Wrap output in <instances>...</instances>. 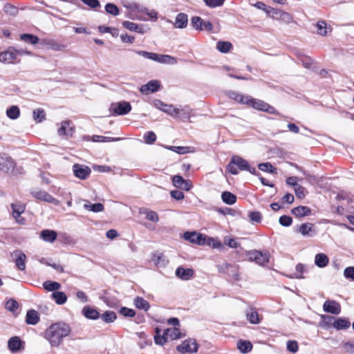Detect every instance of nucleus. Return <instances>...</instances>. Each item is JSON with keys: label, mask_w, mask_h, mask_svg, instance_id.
I'll use <instances>...</instances> for the list:
<instances>
[{"label": "nucleus", "mask_w": 354, "mask_h": 354, "mask_svg": "<svg viewBox=\"0 0 354 354\" xmlns=\"http://www.w3.org/2000/svg\"><path fill=\"white\" fill-rule=\"evenodd\" d=\"M279 222L281 225L288 227L292 224V219L289 216L283 215L279 218Z\"/></svg>", "instance_id": "nucleus-64"}, {"label": "nucleus", "mask_w": 354, "mask_h": 354, "mask_svg": "<svg viewBox=\"0 0 354 354\" xmlns=\"http://www.w3.org/2000/svg\"><path fill=\"white\" fill-rule=\"evenodd\" d=\"M246 317L252 324H257L260 322L259 315L253 308H250L246 312Z\"/></svg>", "instance_id": "nucleus-37"}, {"label": "nucleus", "mask_w": 354, "mask_h": 354, "mask_svg": "<svg viewBox=\"0 0 354 354\" xmlns=\"http://www.w3.org/2000/svg\"><path fill=\"white\" fill-rule=\"evenodd\" d=\"M323 310L326 313L339 315L341 312V306L335 300H327L323 305Z\"/></svg>", "instance_id": "nucleus-15"}, {"label": "nucleus", "mask_w": 354, "mask_h": 354, "mask_svg": "<svg viewBox=\"0 0 354 354\" xmlns=\"http://www.w3.org/2000/svg\"><path fill=\"white\" fill-rule=\"evenodd\" d=\"M287 350L291 353H295L298 351L299 346L296 341L289 340L286 344Z\"/></svg>", "instance_id": "nucleus-61"}, {"label": "nucleus", "mask_w": 354, "mask_h": 354, "mask_svg": "<svg viewBox=\"0 0 354 354\" xmlns=\"http://www.w3.org/2000/svg\"><path fill=\"white\" fill-rule=\"evenodd\" d=\"M120 138H111L103 136H97L95 135L93 136L92 140L93 142H111V141H118L120 140Z\"/></svg>", "instance_id": "nucleus-52"}, {"label": "nucleus", "mask_w": 354, "mask_h": 354, "mask_svg": "<svg viewBox=\"0 0 354 354\" xmlns=\"http://www.w3.org/2000/svg\"><path fill=\"white\" fill-rule=\"evenodd\" d=\"M207 6L211 8L221 7L225 0H203Z\"/></svg>", "instance_id": "nucleus-54"}, {"label": "nucleus", "mask_w": 354, "mask_h": 354, "mask_svg": "<svg viewBox=\"0 0 354 354\" xmlns=\"http://www.w3.org/2000/svg\"><path fill=\"white\" fill-rule=\"evenodd\" d=\"M247 105H249L255 109L265 111L269 113L277 115L279 114V113L275 110V109L273 106H270V104H268V103L265 102L263 100L254 99L250 96H249L248 97Z\"/></svg>", "instance_id": "nucleus-3"}, {"label": "nucleus", "mask_w": 354, "mask_h": 354, "mask_svg": "<svg viewBox=\"0 0 354 354\" xmlns=\"http://www.w3.org/2000/svg\"><path fill=\"white\" fill-rule=\"evenodd\" d=\"M52 298L55 300V301L59 304L62 305L66 303L67 300L66 295L63 292L56 291L54 292L52 295Z\"/></svg>", "instance_id": "nucleus-41"}, {"label": "nucleus", "mask_w": 354, "mask_h": 354, "mask_svg": "<svg viewBox=\"0 0 354 354\" xmlns=\"http://www.w3.org/2000/svg\"><path fill=\"white\" fill-rule=\"evenodd\" d=\"M102 319L106 323H112L116 318V314L113 311L106 310L101 316Z\"/></svg>", "instance_id": "nucleus-46"}, {"label": "nucleus", "mask_w": 354, "mask_h": 354, "mask_svg": "<svg viewBox=\"0 0 354 354\" xmlns=\"http://www.w3.org/2000/svg\"><path fill=\"white\" fill-rule=\"evenodd\" d=\"M176 275L183 280H188L193 277L194 270L191 268L178 267L176 270Z\"/></svg>", "instance_id": "nucleus-23"}, {"label": "nucleus", "mask_w": 354, "mask_h": 354, "mask_svg": "<svg viewBox=\"0 0 354 354\" xmlns=\"http://www.w3.org/2000/svg\"><path fill=\"white\" fill-rule=\"evenodd\" d=\"M160 84L158 80H151L140 88V91L145 95L149 93H155L160 88Z\"/></svg>", "instance_id": "nucleus-18"}, {"label": "nucleus", "mask_w": 354, "mask_h": 354, "mask_svg": "<svg viewBox=\"0 0 354 354\" xmlns=\"http://www.w3.org/2000/svg\"><path fill=\"white\" fill-rule=\"evenodd\" d=\"M191 24L196 30L211 32L213 29V26L210 21H204L201 17L197 16L192 18Z\"/></svg>", "instance_id": "nucleus-6"}, {"label": "nucleus", "mask_w": 354, "mask_h": 354, "mask_svg": "<svg viewBox=\"0 0 354 354\" xmlns=\"http://www.w3.org/2000/svg\"><path fill=\"white\" fill-rule=\"evenodd\" d=\"M156 335L154 336V342L156 344L158 345H164L166 342L168 341L167 335H165V332L163 333V335H160V330L158 328L156 329Z\"/></svg>", "instance_id": "nucleus-48"}, {"label": "nucleus", "mask_w": 354, "mask_h": 354, "mask_svg": "<svg viewBox=\"0 0 354 354\" xmlns=\"http://www.w3.org/2000/svg\"><path fill=\"white\" fill-rule=\"evenodd\" d=\"M153 105L156 109L171 116H174V112H178V110H176V108L172 104H165L160 100H153Z\"/></svg>", "instance_id": "nucleus-16"}, {"label": "nucleus", "mask_w": 354, "mask_h": 354, "mask_svg": "<svg viewBox=\"0 0 354 354\" xmlns=\"http://www.w3.org/2000/svg\"><path fill=\"white\" fill-rule=\"evenodd\" d=\"M41 44L46 46L48 49L54 51H62L66 47V45L59 44L56 40L48 38L43 39Z\"/></svg>", "instance_id": "nucleus-20"}, {"label": "nucleus", "mask_w": 354, "mask_h": 354, "mask_svg": "<svg viewBox=\"0 0 354 354\" xmlns=\"http://www.w3.org/2000/svg\"><path fill=\"white\" fill-rule=\"evenodd\" d=\"M258 167L263 171H268L271 174L274 173L276 170V169L269 162L260 163L258 165Z\"/></svg>", "instance_id": "nucleus-57"}, {"label": "nucleus", "mask_w": 354, "mask_h": 354, "mask_svg": "<svg viewBox=\"0 0 354 354\" xmlns=\"http://www.w3.org/2000/svg\"><path fill=\"white\" fill-rule=\"evenodd\" d=\"M313 225L310 223H305L301 224L298 230V232L301 233L303 236L309 235V232L312 230Z\"/></svg>", "instance_id": "nucleus-49"}, {"label": "nucleus", "mask_w": 354, "mask_h": 354, "mask_svg": "<svg viewBox=\"0 0 354 354\" xmlns=\"http://www.w3.org/2000/svg\"><path fill=\"white\" fill-rule=\"evenodd\" d=\"M344 276L348 279L354 281V266H350L345 268L344 271Z\"/></svg>", "instance_id": "nucleus-63"}, {"label": "nucleus", "mask_w": 354, "mask_h": 354, "mask_svg": "<svg viewBox=\"0 0 354 354\" xmlns=\"http://www.w3.org/2000/svg\"><path fill=\"white\" fill-rule=\"evenodd\" d=\"M183 238L192 243L199 245L206 244V236L196 232H186L183 234Z\"/></svg>", "instance_id": "nucleus-9"}, {"label": "nucleus", "mask_w": 354, "mask_h": 354, "mask_svg": "<svg viewBox=\"0 0 354 354\" xmlns=\"http://www.w3.org/2000/svg\"><path fill=\"white\" fill-rule=\"evenodd\" d=\"M152 261L157 265V266H165L166 264V261L165 259V256L163 255V254H154L153 258H152Z\"/></svg>", "instance_id": "nucleus-55"}, {"label": "nucleus", "mask_w": 354, "mask_h": 354, "mask_svg": "<svg viewBox=\"0 0 354 354\" xmlns=\"http://www.w3.org/2000/svg\"><path fill=\"white\" fill-rule=\"evenodd\" d=\"M57 236V232L52 230H44L40 233V238L48 243H53L56 240Z\"/></svg>", "instance_id": "nucleus-25"}, {"label": "nucleus", "mask_w": 354, "mask_h": 354, "mask_svg": "<svg viewBox=\"0 0 354 354\" xmlns=\"http://www.w3.org/2000/svg\"><path fill=\"white\" fill-rule=\"evenodd\" d=\"M73 171L75 176L82 180L86 179L91 172L88 167L79 164H75L73 166Z\"/></svg>", "instance_id": "nucleus-13"}, {"label": "nucleus", "mask_w": 354, "mask_h": 354, "mask_svg": "<svg viewBox=\"0 0 354 354\" xmlns=\"http://www.w3.org/2000/svg\"><path fill=\"white\" fill-rule=\"evenodd\" d=\"M317 33L322 36L327 34V24L325 21H318L317 24Z\"/></svg>", "instance_id": "nucleus-56"}, {"label": "nucleus", "mask_w": 354, "mask_h": 354, "mask_svg": "<svg viewBox=\"0 0 354 354\" xmlns=\"http://www.w3.org/2000/svg\"><path fill=\"white\" fill-rule=\"evenodd\" d=\"M24 342L17 336L12 337L8 342V347L12 353H16L24 349Z\"/></svg>", "instance_id": "nucleus-19"}, {"label": "nucleus", "mask_w": 354, "mask_h": 354, "mask_svg": "<svg viewBox=\"0 0 354 354\" xmlns=\"http://www.w3.org/2000/svg\"><path fill=\"white\" fill-rule=\"evenodd\" d=\"M3 10L5 13L13 17L16 16L19 12V10L16 6L8 3L4 5Z\"/></svg>", "instance_id": "nucleus-50"}, {"label": "nucleus", "mask_w": 354, "mask_h": 354, "mask_svg": "<svg viewBox=\"0 0 354 354\" xmlns=\"http://www.w3.org/2000/svg\"><path fill=\"white\" fill-rule=\"evenodd\" d=\"M219 272L226 274L236 281L240 279L239 267L236 264L225 263L217 266Z\"/></svg>", "instance_id": "nucleus-4"}, {"label": "nucleus", "mask_w": 354, "mask_h": 354, "mask_svg": "<svg viewBox=\"0 0 354 354\" xmlns=\"http://www.w3.org/2000/svg\"><path fill=\"white\" fill-rule=\"evenodd\" d=\"M131 110V106L129 102L122 101L117 103H113L111 105L110 111L118 115H126Z\"/></svg>", "instance_id": "nucleus-7"}, {"label": "nucleus", "mask_w": 354, "mask_h": 354, "mask_svg": "<svg viewBox=\"0 0 354 354\" xmlns=\"http://www.w3.org/2000/svg\"><path fill=\"white\" fill-rule=\"evenodd\" d=\"M119 313L120 315L126 317H133L136 315L134 310L127 307H122L120 309Z\"/></svg>", "instance_id": "nucleus-58"}, {"label": "nucleus", "mask_w": 354, "mask_h": 354, "mask_svg": "<svg viewBox=\"0 0 354 354\" xmlns=\"http://www.w3.org/2000/svg\"><path fill=\"white\" fill-rule=\"evenodd\" d=\"M187 15L185 13H180L176 17L174 27L176 28H184L187 26Z\"/></svg>", "instance_id": "nucleus-30"}, {"label": "nucleus", "mask_w": 354, "mask_h": 354, "mask_svg": "<svg viewBox=\"0 0 354 354\" xmlns=\"http://www.w3.org/2000/svg\"><path fill=\"white\" fill-rule=\"evenodd\" d=\"M32 117L37 122H41L46 119V112L43 109H37L33 111Z\"/></svg>", "instance_id": "nucleus-44"}, {"label": "nucleus", "mask_w": 354, "mask_h": 354, "mask_svg": "<svg viewBox=\"0 0 354 354\" xmlns=\"http://www.w3.org/2000/svg\"><path fill=\"white\" fill-rule=\"evenodd\" d=\"M17 268L19 270H24L26 268V254L20 250H16L12 254Z\"/></svg>", "instance_id": "nucleus-14"}, {"label": "nucleus", "mask_w": 354, "mask_h": 354, "mask_svg": "<svg viewBox=\"0 0 354 354\" xmlns=\"http://www.w3.org/2000/svg\"><path fill=\"white\" fill-rule=\"evenodd\" d=\"M19 308V304L14 299L8 300L6 304V308L10 311H15Z\"/></svg>", "instance_id": "nucleus-62"}, {"label": "nucleus", "mask_w": 354, "mask_h": 354, "mask_svg": "<svg viewBox=\"0 0 354 354\" xmlns=\"http://www.w3.org/2000/svg\"><path fill=\"white\" fill-rule=\"evenodd\" d=\"M238 169L241 171H248L254 175H259L256 169L251 167L246 160L239 156H233L227 165V170L230 174L236 175L239 174Z\"/></svg>", "instance_id": "nucleus-2"}, {"label": "nucleus", "mask_w": 354, "mask_h": 354, "mask_svg": "<svg viewBox=\"0 0 354 354\" xmlns=\"http://www.w3.org/2000/svg\"><path fill=\"white\" fill-rule=\"evenodd\" d=\"M145 143L151 145L156 140V135L153 131H148L144 136Z\"/></svg>", "instance_id": "nucleus-59"}, {"label": "nucleus", "mask_w": 354, "mask_h": 354, "mask_svg": "<svg viewBox=\"0 0 354 354\" xmlns=\"http://www.w3.org/2000/svg\"><path fill=\"white\" fill-rule=\"evenodd\" d=\"M222 201L227 205H233L236 201V196L230 192H223L221 194Z\"/></svg>", "instance_id": "nucleus-40"}, {"label": "nucleus", "mask_w": 354, "mask_h": 354, "mask_svg": "<svg viewBox=\"0 0 354 354\" xmlns=\"http://www.w3.org/2000/svg\"><path fill=\"white\" fill-rule=\"evenodd\" d=\"M133 304L137 308L145 311H147L150 308L149 303L141 297H136L133 299Z\"/></svg>", "instance_id": "nucleus-34"}, {"label": "nucleus", "mask_w": 354, "mask_h": 354, "mask_svg": "<svg viewBox=\"0 0 354 354\" xmlns=\"http://www.w3.org/2000/svg\"><path fill=\"white\" fill-rule=\"evenodd\" d=\"M11 208L12 209V215L17 221V223L23 224L24 223V219L23 218H21L20 216L24 212V207L21 205L12 204Z\"/></svg>", "instance_id": "nucleus-24"}, {"label": "nucleus", "mask_w": 354, "mask_h": 354, "mask_svg": "<svg viewBox=\"0 0 354 354\" xmlns=\"http://www.w3.org/2000/svg\"><path fill=\"white\" fill-rule=\"evenodd\" d=\"M216 49L222 53H227L232 49V44L230 41H219L216 43Z\"/></svg>", "instance_id": "nucleus-39"}, {"label": "nucleus", "mask_w": 354, "mask_h": 354, "mask_svg": "<svg viewBox=\"0 0 354 354\" xmlns=\"http://www.w3.org/2000/svg\"><path fill=\"white\" fill-rule=\"evenodd\" d=\"M19 39L21 41L31 45H36L39 41V39L37 36L29 33L20 35Z\"/></svg>", "instance_id": "nucleus-32"}, {"label": "nucleus", "mask_w": 354, "mask_h": 354, "mask_svg": "<svg viewBox=\"0 0 354 354\" xmlns=\"http://www.w3.org/2000/svg\"><path fill=\"white\" fill-rule=\"evenodd\" d=\"M43 286L44 289H46L48 291H55L58 290L60 287L61 284L56 281H46L43 283Z\"/></svg>", "instance_id": "nucleus-45"}, {"label": "nucleus", "mask_w": 354, "mask_h": 354, "mask_svg": "<svg viewBox=\"0 0 354 354\" xmlns=\"http://www.w3.org/2000/svg\"><path fill=\"white\" fill-rule=\"evenodd\" d=\"M105 10L107 13L113 16H117L120 13L119 8L112 3H108L106 4Z\"/></svg>", "instance_id": "nucleus-51"}, {"label": "nucleus", "mask_w": 354, "mask_h": 354, "mask_svg": "<svg viewBox=\"0 0 354 354\" xmlns=\"http://www.w3.org/2000/svg\"><path fill=\"white\" fill-rule=\"evenodd\" d=\"M228 96L232 100H234L243 104H247L249 97V95H243L236 91H230L228 93Z\"/></svg>", "instance_id": "nucleus-35"}, {"label": "nucleus", "mask_w": 354, "mask_h": 354, "mask_svg": "<svg viewBox=\"0 0 354 354\" xmlns=\"http://www.w3.org/2000/svg\"><path fill=\"white\" fill-rule=\"evenodd\" d=\"M82 315L89 319L95 320L100 317V313L97 309L90 306H85L82 310Z\"/></svg>", "instance_id": "nucleus-21"}, {"label": "nucleus", "mask_w": 354, "mask_h": 354, "mask_svg": "<svg viewBox=\"0 0 354 354\" xmlns=\"http://www.w3.org/2000/svg\"><path fill=\"white\" fill-rule=\"evenodd\" d=\"M84 207L89 211L93 212H101L104 210V205L102 203H97L95 204H91L88 201L84 205Z\"/></svg>", "instance_id": "nucleus-42"}, {"label": "nucleus", "mask_w": 354, "mask_h": 354, "mask_svg": "<svg viewBox=\"0 0 354 354\" xmlns=\"http://www.w3.org/2000/svg\"><path fill=\"white\" fill-rule=\"evenodd\" d=\"M270 10H272L273 15L279 16V19L286 24H290L293 20L292 17L286 12L274 8H270Z\"/></svg>", "instance_id": "nucleus-29"}, {"label": "nucleus", "mask_w": 354, "mask_h": 354, "mask_svg": "<svg viewBox=\"0 0 354 354\" xmlns=\"http://www.w3.org/2000/svg\"><path fill=\"white\" fill-rule=\"evenodd\" d=\"M33 197L37 200L45 201L49 203H53L55 205L59 204V201L53 197L50 194L44 190L34 191L31 192Z\"/></svg>", "instance_id": "nucleus-10"}, {"label": "nucleus", "mask_w": 354, "mask_h": 354, "mask_svg": "<svg viewBox=\"0 0 354 354\" xmlns=\"http://www.w3.org/2000/svg\"><path fill=\"white\" fill-rule=\"evenodd\" d=\"M176 110H178V112H174V117H177L183 121L188 120L194 115L193 110L187 105L184 106L180 109L176 108Z\"/></svg>", "instance_id": "nucleus-17"}, {"label": "nucleus", "mask_w": 354, "mask_h": 354, "mask_svg": "<svg viewBox=\"0 0 354 354\" xmlns=\"http://www.w3.org/2000/svg\"><path fill=\"white\" fill-rule=\"evenodd\" d=\"M16 60V52L14 47H9L6 51L0 53V62L3 64H13Z\"/></svg>", "instance_id": "nucleus-11"}, {"label": "nucleus", "mask_w": 354, "mask_h": 354, "mask_svg": "<svg viewBox=\"0 0 354 354\" xmlns=\"http://www.w3.org/2000/svg\"><path fill=\"white\" fill-rule=\"evenodd\" d=\"M6 115L9 118L16 120L20 115V110L17 106L13 105L7 109Z\"/></svg>", "instance_id": "nucleus-43"}, {"label": "nucleus", "mask_w": 354, "mask_h": 354, "mask_svg": "<svg viewBox=\"0 0 354 354\" xmlns=\"http://www.w3.org/2000/svg\"><path fill=\"white\" fill-rule=\"evenodd\" d=\"M248 257L250 261H254L259 266H264L270 259V254L268 252L259 250L249 251Z\"/></svg>", "instance_id": "nucleus-5"}, {"label": "nucleus", "mask_w": 354, "mask_h": 354, "mask_svg": "<svg viewBox=\"0 0 354 354\" xmlns=\"http://www.w3.org/2000/svg\"><path fill=\"white\" fill-rule=\"evenodd\" d=\"M165 335H167L168 340L177 339L185 335V334H183L180 331V329L178 327H174L173 328H167L165 330Z\"/></svg>", "instance_id": "nucleus-22"}, {"label": "nucleus", "mask_w": 354, "mask_h": 354, "mask_svg": "<svg viewBox=\"0 0 354 354\" xmlns=\"http://www.w3.org/2000/svg\"><path fill=\"white\" fill-rule=\"evenodd\" d=\"M154 61L161 64H176L177 63V59L174 57L158 53H156V57Z\"/></svg>", "instance_id": "nucleus-27"}, {"label": "nucleus", "mask_w": 354, "mask_h": 354, "mask_svg": "<svg viewBox=\"0 0 354 354\" xmlns=\"http://www.w3.org/2000/svg\"><path fill=\"white\" fill-rule=\"evenodd\" d=\"M176 349L181 353H193L197 352L198 345L194 339H189L183 342L176 347Z\"/></svg>", "instance_id": "nucleus-8"}, {"label": "nucleus", "mask_w": 354, "mask_h": 354, "mask_svg": "<svg viewBox=\"0 0 354 354\" xmlns=\"http://www.w3.org/2000/svg\"><path fill=\"white\" fill-rule=\"evenodd\" d=\"M71 124L70 120L62 121L60 127L57 130L58 135L66 138L72 137L75 133V128L71 126Z\"/></svg>", "instance_id": "nucleus-12"}, {"label": "nucleus", "mask_w": 354, "mask_h": 354, "mask_svg": "<svg viewBox=\"0 0 354 354\" xmlns=\"http://www.w3.org/2000/svg\"><path fill=\"white\" fill-rule=\"evenodd\" d=\"M332 325L337 330H343L349 328L351 323L348 319L339 317L334 320Z\"/></svg>", "instance_id": "nucleus-28"}, {"label": "nucleus", "mask_w": 354, "mask_h": 354, "mask_svg": "<svg viewBox=\"0 0 354 354\" xmlns=\"http://www.w3.org/2000/svg\"><path fill=\"white\" fill-rule=\"evenodd\" d=\"M291 212L296 217H303L309 215L311 209L307 206H299L293 208Z\"/></svg>", "instance_id": "nucleus-31"}, {"label": "nucleus", "mask_w": 354, "mask_h": 354, "mask_svg": "<svg viewBox=\"0 0 354 354\" xmlns=\"http://www.w3.org/2000/svg\"><path fill=\"white\" fill-rule=\"evenodd\" d=\"M39 321V317L36 310H28L26 316V322L28 324L35 325Z\"/></svg>", "instance_id": "nucleus-33"}, {"label": "nucleus", "mask_w": 354, "mask_h": 354, "mask_svg": "<svg viewBox=\"0 0 354 354\" xmlns=\"http://www.w3.org/2000/svg\"><path fill=\"white\" fill-rule=\"evenodd\" d=\"M134 52L143 57L145 59H151V60H153L154 61L155 60V58L156 57V53H151V52H147V51H145V50H134Z\"/></svg>", "instance_id": "nucleus-53"}, {"label": "nucleus", "mask_w": 354, "mask_h": 354, "mask_svg": "<svg viewBox=\"0 0 354 354\" xmlns=\"http://www.w3.org/2000/svg\"><path fill=\"white\" fill-rule=\"evenodd\" d=\"M71 333L70 325L64 322H57L50 324L44 332V338L52 347H59L64 339Z\"/></svg>", "instance_id": "nucleus-1"}, {"label": "nucleus", "mask_w": 354, "mask_h": 354, "mask_svg": "<svg viewBox=\"0 0 354 354\" xmlns=\"http://www.w3.org/2000/svg\"><path fill=\"white\" fill-rule=\"evenodd\" d=\"M249 218L252 223H260L262 219V215L260 212H250L249 213Z\"/></svg>", "instance_id": "nucleus-60"}, {"label": "nucleus", "mask_w": 354, "mask_h": 354, "mask_svg": "<svg viewBox=\"0 0 354 354\" xmlns=\"http://www.w3.org/2000/svg\"><path fill=\"white\" fill-rule=\"evenodd\" d=\"M238 349L243 353H247L252 349V344L248 340H239L237 342Z\"/></svg>", "instance_id": "nucleus-38"}, {"label": "nucleus", "mask_w": 354, "mask_h": 354, "mask_svg": "<svg viewBox=\"0 0 354 354\" xmlns=\"http://www.w3.org/2000/svg\"><path fill=\"white\" fill-rule=\"evenodd\" d=\"M122 25L125 28L128 29L130 31L138 33L145 32V30L144 28L143 25H138L137 24L129 21H123Z\"/></svg>", "instance_id": "nucleus-26"}, {"label": "nucleus", "mask_w": 354, "mask_h": 354, "mask_svg": "<svg viewBox=\"0 0 354 354\" xmlns=\"http://www.w3.org/2000/svg\"><path fill=\"white\" fill-rule=\"evenodd\" d=\"M296 272L288 276L290 279H303V273L304 270V266L301 263H298L295 268Z\"/></svg>", "instance_id": "nucleus-47"}, {"label": "nucleus", "mask_w": 354, "mask_h": 354, "mask_svg": "<svg viewBox=\"0 0 354 354\" xmlns=\"http://www.w3.org/2000/svg\"><path fill=\"white\" fill-rule=\"evenodd\" d=\"M329 262L328 257L324 253H319L315 255V263L319 268L326 267Z\"/></svg>", "instance_id": "nucleus-36"}]
</instances>
